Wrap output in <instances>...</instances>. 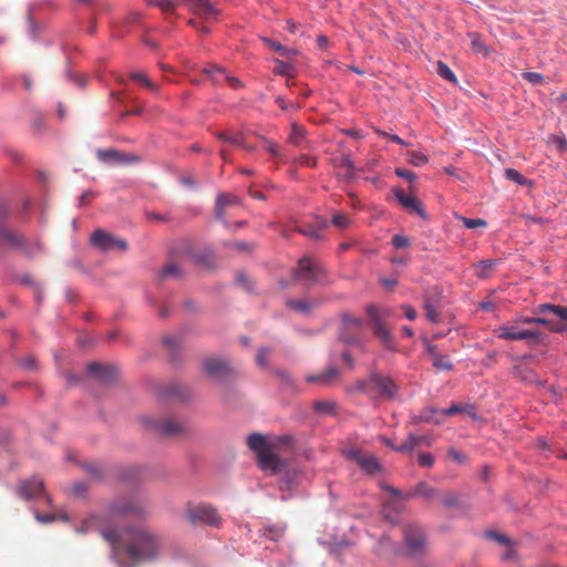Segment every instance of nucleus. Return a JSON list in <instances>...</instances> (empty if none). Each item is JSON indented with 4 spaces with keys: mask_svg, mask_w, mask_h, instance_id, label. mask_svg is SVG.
<instances>
[{
    "mask_svg": "<svg viewBox=\"0 0 567 567\" xmlns=\"http://www.w3.org/2000/svg\"><path fill=\"white\" fill-rule=\"evenodd\" d=\"M102 537L112 545L114 553L133 565L156 559L163 550V539L146 527L125 530L103 529Z\"/></svg>",
    "mask_w": 567,
    "mask_h": 567,
    "instance_id": "f257e3e1",
    "label": "nucleus"
},
{
    "mask_svg": "<svg viewBox=\"0 0 567 567\" xmlns=\"http://www.w3.org/2000/svg\"><path fill=\"white\" fill-rule=\"evenodd\" d=\"M281 441L282 437H277L275 441L258 432H254L247 436V446L255 453L257 463L264 472L276 474L280 471L281 458L277 450Z\"/></svg>",
    "mask_w": 567,
    "mask_h": 567,
    "instance_id": "f03ea898",
    "label": "nucleus"
},
{
    "mask_svg": "<svg viewBox=\"0 0 567 567\" xmlns=\"http://www.w3.org/2000/svg\"><path fill=\"white\" fill-rule=\"evenodd\" d=\"M365 312L374 337L379 339L386 350L393 351L395 349L394 337L386 327V321L392 316V310L390 308H379L374 305H368Z\"/></svg>",
    "mask_w": 567,
    "mask_h": 567,
    "instance_id": "7ed1b4c3",
    "label": "nucleus"
},
{
    "mask_svg": "<svg viewBox=\"0 0 567 567\" xmlns=\"http://www.w3.org/2000/svg\"><path fill=\"white\" fill-rule=\"evenodd\" d=\"M291 277L296 281H303L308 285L328 282L326 267L308 256L299 259L297 267L291 271Z\"/></svg>",
    "mask_w": 567,
    "mask_h": 567,
    "instance_id": "20e7f679",
    "label": "nucleus"
},
{
    "mask_svg": "<svg viewBox=\"0 0 567 567\" xmlns=\"http://www.w3.org/2000/svg\"><path fill=\"white\" fill-rule=\"evenodd\" d=\"M184 515L193 525L207 524L210 526H218L221 520L217 511L207 504H189L185 508Z\"/></svg>",
    "mask_w": 567,
    "mask_h": 567,
    "instance_id": "39448f33",
    "label": "nucleus"
},
{
    "mask_svg": "<svg viewBox=\"0 0 567 567\" xmlns=\"http://www.w3.org/2000/svg\"><path fill=\"white\" fill-rule=\"evenodd\" d=\"M494 336L502 340L508 341H522V340H535L538 341L542 338V332L538 330H526L520 329L519 323L516 320L513 324H502L494 330Z\"/></svg>",
    "mask_w": 567,
    "mask_h": 567,
    "instance_id": "423d86ee",
    "label": "nucleus"
},
{
    "mask_svg": "<svg viewBox=\"0 0 567 567\" xmlns=\"http://www.w3.org/2000/svg\"><path fill=\"white\" fill-rule=\"evenodd\" d=\"M0 247H10L22 250L27 256L31 257L42 249L41 244H37L34 247L30 246L27 239L10 230L3 225H0Z\"/></svg>",
    "mask_w": 567,
    "mask_h": 567,
    "instance_id": "0eeeda50",
    "label": "nucleus"
},
{
    "mask_svg": "<svg viewBox=\"0 0 567 567\" xmlns=\"http://www.w3.org/2000/svg\"><path fill=\"white\" fill-rule=\"evenodd\" d=\"M341 453L346 458L354 461L368 474H375L381 470L379 460L372 454H365L355 447H344Z\"/></svg>",
    "mask_w": 567,
    "mask_h": 567,
    "instance_id": "6e6552de",
    "label": "nucleus"
},
{
    "mask_svg": "<svg viewBox=\"0 0 567 567\" xmlns=\"http://www.w3.org/2000/svg\"><path fill=\"white\" fill-rule=\"evenodd\" d=\"M111 515L113 516H134V517H145L147 515V511L145 506L137 499L127 498L122 502L115 503L111 507Z\"/></svg>",
    "mask_w": 567,
    "mask_h": 567,
    "instance_id": "1a4fd4ad",
    "label": "nucleus"
},
{
    "mask_svg": "<svg viewBox=\"0 0 567 567\" xmlns=\"http://www.w3.org/2000/svg\"><path fill=\"white\" fill-rule=\"evenodd\" d=\"M91 243L93 246L104 251L114 248H118L123 251L127 249V243L124 239L116 238L102 229H96L92 234Z\"/></svg>",
    "mask_w": 567,
    "mask_h": 567,
    "instance_id": "9d476101",
    "label": "nucleus"
},
{
    "mask_svg": "<svg viewBox=\"0 0 567 567\" xmlns=\"http://www.w3.org/2000/svg\"><path fill=\"white\" fill-rule=\"evenodd\" d=\"M369 384L371 385L372 393H378L389 399L394 398L398 391V385L393 380L381 374H372L369 379Z\"/></svg>",
    "mask_w": 567,
    "mask_h": 567,
    "instance_id": "9b49d317",
    "label": "nucleus"
},
{
    "mask_svg": "<svg viewBox=\"0 0 567 567\" xmlns=\"http://www.w3.org/2000/svg\"><path fill=\"white\" fill-rule=\"evenodd\" d=\"M404 539L410 549L414 553H421L425 548V535L417 525H406L403 529Z\"/></svg>",
    "mask_w": 567,
    "mask_h": 567,
    "instance_id": "f8f14e48",
    "label": "nucleus"
},
{
    "mask_svg": "<svg viewBox=\"0 0 567 567\" xmlns=\"http://www.w3.org/2000/svg\"><path fill=\"white\" fill-rule=\"evenodd\" d=\"M343 330L340 331V339L348 344H357L359 343V339L354 336L349 334L347 331L360 330L363 327V320L352 316L350 313L341 315Z\"/></svg>",
    "mask_w": 567,
    "mask_h": 567,
    "instance_id": "ddd939ff",
    "label": "nucleus"
},
{
    "mask_svg": "<svg viewBox=\"0 0 567 567\" xmlns=\"http://www.w3.org/2000/svg\"><path fill=\"white\" fill-rule=\"evenodd\" d=\"M19 495L24 499H31L43 495L48 501L49 496L44 493V484L40 478H31L21 484Z\"/></svg>",
    "mask_w": 567,
    "mask_h": 567,
    "instance_id": "4468645a",
    "label": "nucleus"
},
{
    "mask_svg": "<svg viewBox=\"0 0 567 567\" xmlns=\"http://www.w3.org/2000/svg\"><path fill=\"white\" fill-rule=\"evenodd\" d=\"M394 195L404 208L417 214L423 219H427L421 202L415 196L405 194L402 188L394 189Z\"/></svg>",
    "mask_w": 567,
    "mask_h": 567,
    "instance_id": "2eb2a0df",
    "label": "nucleus"
},
{
    "mask_svg": "<svg viewBox=\"0 0 567 567\" xmlns=\"http://www.w3.org/2000/svg\"><path fill=\"white\" fill-rule=\"evenodd\" d=\"M303 65V59L301 58L297 49L286 48V85L290 86L289 80L292 79Z\"/></svg>",
    "mask_w": 567,
    "mask_h": 567,
    "instance_id": "dca6fc26",
    "label": "nucleus"
},
{
    "mask_svg": "<svg viewBox=\"0 0 567 567\" xmlns=\"http://www.w3.org/2000/svg\"><path fill=\"white\" fill-rule=\"evenodd\" d=\"M203 73L207 75L215 84H218L221 80H225L233 89H239L243 85L239 79L227 75L225 71L217 65L204 68Z\"/></svg>",
    "mask_w": 567,
    "mask_h": 567,
    "instance_id": "f3484780",
    "label": "nucleus"
},
{
    "mask_svg": "<svg viewBox=\"0 0 567 567\" xmlns=\"http://www.w3.org/2000/svg\"><path fill=\"white\" fill-rule=\"evenodd\" d=\"M97 158L102 162L134 163L138 157L132 154L121 153L114 148L97 150Z\"/></svg>",
    "mask_w": 567,
    "mask_h": 567,
    "instance_id": "a211bd4d",
    "label": "nucleus"
},
{
    "mask_svg": "<svg viewBox=\"0 0 567 567\" xmlns=\"http://www.w3.org/2000/svg\"><path fill=\"white\" fill-rule=\"evenodd\" d=\"M204 371L212 378H223L229 372L227 363L217 358H206L203 360Z\"/></svg>",
    "mask_w": 567,
    "mask_h": 567,
    "instance_id": "6ab92c4d",
    "label": "nucleus"
},
{
    "mask_svg": "<svg viewBox=\"0 0 567 567\" xmlns=\"http://www.w3.org/2000/svg\"><path fill=\"white\" fill-rule=\"evenodd\" d=\"M319 302L310 299H289L286 301V307L291 311L299 315H309L315 308H317Z\"/></svg>",
    "mask_w": 567,
    "mask_h": 567,
    "instance_id": "aec40b11",
    "label": "nucleus"
},
{
    "mask_svg": "<svg viewBox=\"0 0 567 567\" xmlns=\"http://www.w3.org/2000/svg\"><path fill=\"white\" fill-rule=\"evenodd\" d=\"M289 142L293 146L305 150L309 147L310 141L307 137L306 130L303 126L292 122L291 132L289 134Z\"/></svg>",
    "mask_w": 567,
    "mask_h": 567,
    "instance_id": "412c9836",
    "label": "nucleus"
},
{
    "mask_svg": "<svg viewBox=\"0 0 567 567\" xmlns=\"http://www.w3.org/2000/svg\"><path fill=\"white\" fill-rule=\"evenodd\" d=\"M239 199L231 194H219L216 198L215 215L218 220L224 221L225 209L231 205H238Z\"/></svg>",
    "mask_w": 567,
    "mask_h": 567,
    "instance_id": "4be33fe9",
    "label": "nucleus"
},
{
    "mask_svg": "<svg viewBox=\"0 0 567 567\" xmlns=\"http://www.w3.org/2000/svg\"><path fill=\"white\" fill-rule=\"evenodd\" d=\"M87 373L97 378L101 381H107L112 379L115 374V369L112 367H107L97 362H92L87 364Z\"/></svg>",
    "mask_w": 567,
    "mask_h": 567,
    "instance_id": "5701e85b",
    "label": "nucleus"
},
{
    "mask_svg": "<svg viewBox=\"0 0 567 567\" xmlns=\"http://www.w3.org/2000/svg\"><path fill=\"white\" fill-rule=\"evenodd\" d=\"M551 313L559 318V322H554L550 330L555 332H563L567 330V307L554 305Z\"/></svg>",
    "mask_w": 567,
    "mask_h": 567,
    "instance_id": "b1692460",
    "label": "nucleus"
},
{
    "mask_svg": "<svg viewBox=\"0 0 567 567\" xmlns=\"http://www.w3.org/2000/svg\"><path fill=\"white\" fill-rule=\"evenodd\" d=\"M497 261L494 259H485L474 265V274L476 277L485 279L491 277Z\"/></svg>",
    "mask_w": 567,
    "mask_h": 567,
    "instance_id": "393cba45",
    "label": "nucleus"
},
{
    "mask_svg": "<svg viewBox=\"0 0 567 567\" xmlns=\"http://www.w3.org/2000/svg\"><path fill=\"white\" fill-rule=\"evenodd\" d=\"M423 442L427 443L426 436H417L414 434H409V436L405 439V441L395 447V451L402 452V453L411 452Z\"/></svg>",
    "mask_w": 567,
    "mask_h": 567,
    "instance_id": "a878e982",
    "label": "nucleus"
},
{
    "mask_svg": "<svg viewBox=\"0 0 567 567\" xmlns=\"http://www.w3.org/2000/svg\"><path fill=\"white\" fill-rule=\"evenodd\" d=\"M413 496H421L423 497L424 499H432L434 498L435 496H437V493L436 491L430 486L427 483L425 482H420L416 484L413 493H410L406 495V498H411Z\"/></svg>",
    "mask_w": 567,
    "mask_h": 567,
    "instance_id": "bb28decb",
    "label": "nucleus"
},
{
    "mask_svg": "<svg viewBox=\"0 0 567 567\" xmlns=\"http://www.w3.org/2000/svg\"><path fill=\"white\" fill-rule=\"evenodd\" d=\"M163 344L171 355L173 361L177 360L176 353L182 349V339L176 336H166L163 338Z\"/></svg>",
    "mask_w": 567,
    "mask_h": 567,
    "instance_id": "cd10ccee",
    "label": "nucleus"
},
{
    "mask_svg": "<svg viewBox=\"0 0 567 567\" xmlns=\"http://www.w3.org/2000/svg\"><path fill=\"white\" fill-rule=\"evenodd\" d=\"M338 369L331 368L321 374L307 378V381L318 382L321 385H329L338 378Z\"/></svg>",
    "mask_w": 567,
    "mask_h": 567,
    "instance_id": "c85d7f7f",
    "label": "nucleus"
},
{
    "mask_svg": "<svg viewBox=\"0 0 567 567\" xmlns=\"http://www.w3.org/2000/svg\"><path fill=\"white\" fill-rule=\"evenodd\" d=\"M312 408L320 415L336 414V403L333 401H315Z\"/></svg>",
    "mask_w": 567,
    "mask_h": 567,
    "instance_id": "c756f323",
    "label": "nucleus"
},
{
    "mask_svg": "<svg viewBox=\"0 0 567 567\" xmlns=\"http://www.w3.org/2000/svg\"><path fill=\"white\" fill-rule=\"evenodd\" d=\"M423 308L425 310V317L430 322H432V323L441 322V315L436 310L435 306L433 305V302L430 299H427V298L424 299Z\"/></svg>",
    "mask_w": 567,
    "mask_h": 567,
    "instance_id": "7c9ffc66",
    "label": "nucleus"
},
{
    "mask_svg": "<svg viewBox=\"0 0 567 567\" xmlns=\"http://www.w3.org/2000/svg\"><path fill=\"white\" fill-rule=\"evenodd\" d=\"M324 228H326V225L323 226V228H317L315 226L307 225V226L300 227L298 229V231L301 233L302 235H305L306 237H308L309 239L321 240V239H323Z\"/></svg>",
    "mask_w": 567,
    "mask_h": 567,
    "instance_id": "2f4dec72",
    "label": "nucleus"
},
{
    "mask_svg": "<svg viewBox=\"0 0 567 567\" xmlns=\"http://www.w3.org/2000/svg\"><path fill=\"white\" fill-rule=\"evenodd\" d=\"M432 364L437 371H451L453 369L452 361L443 354H435Z\"/></svg>",
    "mask_w": 567,
    "mask_h": 567,
    "instance_id": "473e14b6",
    "label": "nucleus"
},
{
    "mask_svg": "<svg viewBox=\"0 0 567 567\" xmlns=\"http://www.w3.org/2000/svg\"><path fill=\"white\" fill-rule=\"evenodd\" d=\"M436 72L441 78H443L444 80H446L451 83L457 82V79H456L454 72L449 68L447 64H445L442 61L437 62Z\"/></svg>",
    "mask_w": 567,
    "mask_h": 567,
    "instance_id": "72a5a7b5",
    "label": "nucleus"
},
{
    "mask_svg": "<svg viewBox=\"0 0 567 567\" xmlns=\"http://www.w3.org/2000/svg\"><path fill=\"white\" fill-rule=\"evenodd\" d=\"M440 502L445 507H456L460 502V497L456 493L443 492L437 494Z\"/></svg>",
    "mask_w": 567,
    "mask_h": 567,
    "instance_id": "f704fd0d",
    "label": "nucleus"
},
{
    "mask_svg": "<svg viewBox=\"0 0 567 567\" xmlns=\"http://www.w3.org/2000/svg\"><path fill=\"white\" fill-rule=\"evenodd\" d=\"M472 50L477 54L487 55L489 53L487 47L482 42L481 37L476 33L470 34Z\"/></svg>",
    "mask_w": 567,
    "mask_h": 567,
    "instance_id": "c9c22d12",
    "label": "nucleus"
},
{
    "mask_svg": "<svg viewBox=\"0 0 567 567\" xmlns=\"http://www.w3.org/2000/svg\"><path fill=\"white\" fill-rule=\"evenodd\" d=\"M159 431L165 435H175L179 433L181 426L171 420H165L159 424Z\"/></svg>",
    "mask_w": 567,
    "mask_h": 567,
    "instance_id": "e433bc0d",
    "label": "nucleus"
},
{
    "mask_svg": "<svg viewBox=\"0 0 567 567\" xmlns=\"http://www.w3.org/2000/svg\"><path fill=\"white\" fill-rule=\"evenodd\" d=\"M183 276L182 268L176 264H168L162 271V278H181Z\"/></svg>",
    "mask_w": 567,
    "mask_h": 567,
    "instance_id": "4c0bfd02",
    "label": "nucleus"
},
{
    "mask_svg": "<svg viewBox=\"0 0 567 567\" xmlns=\"http://www.w3.org/2000/svg\"><path fill=\"white\" fill-rule=\"evenodd\" d=\"M131 79L133 81H136V82L141 83L142 85H144L145 87H147V89H150L152 91H156L157 90V86L143 72H133V73H131Z\"/></svg>",
    "mask_w": 567,
    "mask_h": 567,
    "instance_id": "58836bf2",
    "label": "nucleus"
},
{
    "mask_svg": "<svg viewBox=\"0 0 567 567\" xmlns=\"http://www.w3.org/2000/svg\"><path fill=\"white\" fill-rule=\"evenodd\" d=\"M504 175L508 181H512L518 185H525L527 183V179L514 168H506L504 171Z\"/></svg>",
    "mask_w": 567,
    "mask_h": 567,
    "instance_id": "ea45409f",
    "label": "nucleus"
},
{
    "mask_svg": "<svg viewBox=\"0 0 567 567\" xmlns=\"http://www.w3.org/2000/svg\"><path fill=\"white\" fill-rule=\"evenodd\" d=\"M523 78L534 84V85H543L546 83L545 81V78L543 76V74L538 73V72H525L523 73Z\"/></svg>",
    "mask_w": 567,
    "mask_h": 567,
    "instance_id": "a19ab883",
    "label": "nucleus"
},
{
    "mask_svg": "<svg viewBox=\"0 0 567 567\" xmlns=\"http://www.w3.org/2000/svg\"><path fill=\"white\" fill-rule=\"evenodd\" d=\"M464 227H466L467 229H474V228H477V227H485L486 226V221L482 218H467V217H462L461 218Z\"/></svg>",
    "mask_w": 567,
    "mask_h": 567,
    "instance_id": "79ce46f5",
    "label": "nucleus"
},
{
    "mask_svg": "<svg viewBox=\"0 0 567 567\" xmlns=\"http://www.w3.org/2000/svg\"><path fill=\"white\" fill-rule=\"evenodd\" d=\"M218 138L223 142H227L234 145H241L244 143V136L241 134L227 135L226 133H219Z\"/></svg>",
    "mask_w": 567,
    "mask_h": 567,
    "instance_id": "37998d69",
    "label": "nucleus"
},
{
    "mask_svg": "<svg viewBox=\"0 0 567 567\" xmlns=\"http://www.w3.org/2000/svg\"><path fill=\"white\" fill-rule=\"evenodd\" d=\"M409 162L415 166H422L427 163V157L423 153L411 152L409 154Z\"/></svg>",
    "mask_w": 567,
    "mask_h": 567,
    "instance_id": "c03bdc74",
    "label": "nucleus"
},
{
    "mask_svg": "<svg viewBox=\"0 0 567 567\" xmlns=\"http://www.w3.org/2000/svg\"><path fill=\"white\" fill-rule=\"evenodd\" d=\"M549 143L556 147V150L560 153L567 150V141L563 136L553 135L549 138Z\"/></svg>",
    "mask_w": 567,
    "mask_h": 567,
    "instance_id": "a18cd8bd",
    "label": "nucleus"
},
{
    "mask_svg": "<svg viewBox=\"0 0 567 567\" xmlns=\"http://www.w3.org/2000/svg\"><path fill=\"white\" fill-rule=\"evenodd\" d=\"M178 4V0H158L157 8H159L163 12L168 13L173 12Z\"/></svg>",
    "mask_w": 567,
    "mask_h": 567,
    "instance_id": "49530a36",
    "label": "nucleus"
},
{
    "mask_svg": "<svg viewBox=\"0 0 567 567\" xmlns=\"http://www.w3.org/2000/svg\"><path fill=\"white\" fill-rule=\"evenodd\" d=\"M332 224L338 228H347L350 224V219L344 214H334L332 216Z\"/></svg>",
    "mask_w": 567,
    "mask_h": 567,
    "instance_id": "de8ad7c7",
    "label": "nucleus"
},
{
    "mask_svg": "<svg viewBox=\"0 0 567 567\" xmlns=\"http://www.w3.org/2000/svg\"><path fill=\"white\" fill-rule=\"evenodd\" d=\"M226 246L230 249H235L237 251H250L252 249V245L249 244V243H245V241H239V240H236V241H233V243H228L226 244Z\"/></svg>",
    "mask_w": 567,
    "mask_h": 567,
    "instance_id": "09e8293b",
    "label": "nucleus"
},
{
    "mask_svg": "<svg viewBox=\"0 0 567 567\" xmlns=\"http://www.w3.org/2000/svg\"><path fill=\"white\" fill-rule=\"evenodd\" d=\"M417 462L422 467H432L434 464V457L430 453L422 452L417 456Z\"/></svg>",
    "mask_w": 567,
    "mask_h": 567,
    "instance_id": "8fccbe9b",
    "label": "nucleus"
},
{
    "mask_svg": "<svg viewBox=\"0 0 567 567\" xmlns=\"http://www.w3.org/2000/svg\"><path fill=\"white\" fill-rule=\"evenodd\" d=\"M392 244L395 248H405L410 245V240L408 237L396 234L392 237Z\"/></svg>",
    "mask_w": 567,
    "mask_h": 567,
    "instance_id": "3c124183",
    "label": "nucleus"
},
{
    "mask_svg": "<svg viewBox=\"0 0 567 567\" xmlns=\"http://www.w3.org/2000/svg\"><path fill=\"white\" fill-rule=\"evenodd\" d=\"M261 41L264 42L265 47L269 50H272L275 52H279L282 50V45L278 41H274L270 38L261 37Z\"/></svg>",
    "mask_w": 567,
    "mask_h": 567,
    "instance_id": "603ef678",
    "label": "nucleus"
},
{
    "mask_svg": "<svg viewBox=\"0 0 567 567\" xmlns=\"http://www.w3.org/2000/svg\"><path fill=\"white\" fill-rule=\"evenodd\" d=\"M434 413H440V410H436L433 408H427L422 412L421 420L426 421V422L433 421L434 423L439 424L441 422V420H433Z\"/></svg>",
    "mask_w": 567,
    "mask_h": 567,
    "instance_id": "864d4df0",
    "label": "nucleus"
},
{
    "mask_svg": "<svg viewBox=\"0 0 567 567\" xmlns=\"http://www.w3.org/2000/svg\"><path fill=\"white\" fill-rule=\"evenodd\" d=\"M487 536L494 540H496L497 543L502 544V545H509L511 544V539L503 535V534H499L497 532H488L487 533Z\"/></svg>",
    "mask_w": 567,
    "mask_h": 567,
    "instance_id": "5fc2aeb1",
    "label": "nucleus"
},
{
    "mask_svg": "<svg viewBox=\"0 0 567 567\" xmlns=\"http://www.w3.org/2000/svg\"><path fill=\"white\" fill-rule=\"evenodd\" d=\"M270 353V350L267 349V348H261L259 351H258V354H257V364L261 368H265L266 367V359L267 357L269 355Z\"/></svg>",
    "mask_w": 567,
    "mask_h": 567,
    "instance_id": "6e6d98bb",
    "label": "nucleus"
},
{
    "mask_svg": "<svg viewBox=\"0 0 567 567\" xmlns=\"http://www.w3.org/2000/svg\"><path fill=\"white\" fill-rule=\"evenodd\" d=\"M259 147L267 150L274 156L278 155V151H277L275 144L269 140H266V138L261 140Z\"/></svg>",
    "mask_w": 567,
    "mask_h": 567,
    "instance_id": "4d7b16f0",
    "label": "nucleus"
},
{
    "mask_svg": "<svg viewBox=\"0 0 567 567\" xmlns=\"http://www.w3.org/2000/svg\"><path fill=\"white\" fill-rule=\"evenodd\" d=\"M395 174L396 176L399 177H402V178H405L410 182H413L415 179V174L411 171H406V169H403V168H396L395 169Z\"/></svg>",
    "mask_w": 567,
    "mask_h": 567,
    "instance_id": "13d9d810",
    "label": "nucleus"
},
{
    "mask_svg": "<svg viewBox=\"0 0 567 567\" xmlns=\"http://www.w3.org/2000/svg\"><path fill=\"white\" fill-rule=\"evenodd\" d=\"M553 306L554 305H550V303H542L539 306H537L535 309H534V313L535 315H545L547 312L551 313V310H553Z\"/></svg>",
    "mask_w": 567,
    "mask_h": 567,
    "instance_id": "bf43d9fd",
    "label": "nucleus"
},
{
    "mask_svg": "<svg viewBox=\"0 0 567 567\" xmlns=\"http://www.w3.org/2000/svg\"><path fill=\"white\" fill-rule=\"evenodd\" d=\"M447 455L457 463H463L465 461V456L453 447L449 449Z\"/></svg>",
    "mask_w": 567,
    "mask_h": 567,
    "instance_id": "052dcab7",
    "label": "nucleus"
},
{
    "mask_svg": "<svg viewBox=\"0 0 567 567\" xmlns=\"http://www.w3.org/2000/svg\"><path fill=\"white\" fill-rule=\"evenodd\" d=\"M401 308H402V310L404 311L405 317H406L409 320L413 321V320H415V319H416V316H417V315H416L415 309H414L412 306H410V305H402V307H401Z\"/></svg>",
    "mask_w": 567,
    "mask_h": 567,
    "instance_id": "680f3d73",
    "label": "nucleus"
},
{
    "mask_svg": "<svg viewBox=\"0 0 567 567\" xmlns=\"http://www.w3.org/2000/svg\"><path fill=\"white\" fill-rule=\"evenodd\" d=\"M458 412H462V408H460L457 404H452L450 408H447L445 410H440V413L443 416H451Z\"/></svg>",
    "mask_w": 567,
    "mask_h": 567,
    "instance_id": "e2e57ef3",
    "label": "nucleus"
},
{
    "mask_svg": "<svg viewBox=\"0 0 567 567\" xmlns=\"http://www.w3.org/2000/svg\"><path fill=\"white\" fill-rule=\"evenodd\" d=\"M357 389L361 392L372 393L371 385L369 384V380L368 381L359 380L357 382Z\"/></svg>",
    "mask_w": 567,
    "mask_h": 567,
    "instance_id": "0e129e2a",
    "label": "nucleus"
},
{
    "mask_svg": "<svg viewBox=\"0 0 567 567\" xmlns=\"http://www.w3.org/2000/svg\"><path fill=\"white\" fill-rule=\"evenodd\" d=\"M535 323L536 324H542V326H547L550 329V326L554 324V321L549 320L547 318H544V317H536L535 318Z\"/></svg>",
    "mask_w": 567,
    "mask_h": 567,
    "instance_id": "69168bd1",
    "label": "nucleus"
},
{
    "mask_svg": "<svg viewBox=\"0 0 567 567\" xmlns=\"http://www.w3.org/2000/svg\"><path fill=\"white\" fill-rule=\"evenodd\" d=\"M146 216H147V219H150V220H157V221H166V220H168L167 217L162 216V215H157L155 213H147Z\"/></svg>",
    "mask_w": 567,
    "mask_h": 567,
    "instance_id": "338daca9",
    "label": "nucleus"
},
{
    "mask_svg": "<svg viewBox=\"0 0 567 567\" xmlns=\"http://www.w3.org/2000/svg\"><path fill=\"white\" fill-rule=\"evenodd\" d=\"M276 66L274 68V73L277 75H284V61L276 60Z\"/></svg>",
    "mask_w": 567,
    "mask_h": 567,
    "instance_id": "774afa93",
    "label": "nucleus"
}]
</instances>
